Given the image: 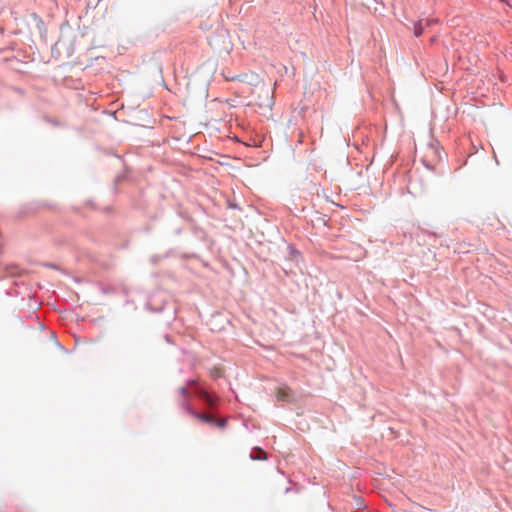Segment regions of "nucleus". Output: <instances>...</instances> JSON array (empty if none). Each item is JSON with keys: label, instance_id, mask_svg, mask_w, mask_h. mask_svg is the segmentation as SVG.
I'll return each mask as SVG.
<instances>
[{"label": "nucleus", "instance_id": "obj_11", "mask_svg": "<svg viewBox=\"0 0 512 512\" xmlns=\"http://www.w3.org/2000/svg\"><path fill=\"white\" fill-rule=\"evenodd\" d=\"M213 424H215L218 427L222 428V427H224L226 425V419L215 420V422Z\"/></svg>", "mask_w": 512, "mask_h": 512}, {"label": "nucleus", "instance_id": "obj_9", "mask_svg": "<svg viewBox=\"0 0 512 512\" xmlns=\"http://www.w3.org/2000/svg\"><path fill=\"white\" fill-rule=\"evenodd\" d=\"M179 394L183 397V398H187L188 395H189V390L187 387H181L179 388L178 390Z\"/></svg>", "mask_w": 512, "mask_h": 512}, {"label": "nucleus", "instance_id": "obj_14", "mask_svg": "<svg viewBox=\"0 0 512 512\" xmlns=\"http://www.w3.org/2000/svg\"><path fill=\"white\" fill-rule=\"evenodd\" d=\"M229 207L235 208L236 205L229 204Z\"/></svg>", "mask_w": 512, "mask_h": 512}, {"label": "nucleus", "instance_id": "obj_10", "mask_svg": "<svg viewBox=\"0 0 512 512\" xmlns=\"http://www.w3.org/2000/svg\"><path fill=\"white\" fill-rule=\"evenodd\" d=\"M211 375H212L214 378L221 377V376H222V370H221L220 368H214V369H212V371H211Z\"/></svg>", "mask_w": 512, "mask_h": 512}, {"label": "nucleus", "instance_id": "obj_7", "mask_svg": "<svg viewBox=\"0 0 512 512\" xmlns=\"http://www.w3.org/2000/svg\"><path fill=\"white\" fill-rule=\"evenodd\" d=\"M413 31H414V35L416 37H419L423 33V26L420 21L414 24Z\"/></svg>", "mask_w": 512, "mask_h": 512}, {"label": "nucleus", "instance_id": "obj_2", "mask_svg": "<svg viewBox=\"0 0 512 512\" xmlns=\"http://www.w3.org/2000/svg\"><path fill=\"white\" fill-rule=\"evenodd\" d=\"M253 94H258L259 99L255 101V104L262 107V106H268L270 103V91L268 88L260 87L256 90H253Z\"/></svg>", "mask_w": 512, "mask_h": 512}, {"label": "nucleus", "instance_id": "obj_4", "mask_svg": "<svg viewBox=\"0 0 512 512\" xmlns=\"http://www.w3.org/2000/svg\"><path fill=\"white\" fill-rule=\"evenodd\" d=\"M250 457L253 460H266L267 459V453L262 450L261 448H255L253 452L251 453Z\"/></svg>", "mask_w": 512, "mask_h": 512}, {"label": "nucleus", "instance_id": "obj_8", "mask_svg": "<svg viewBox=\"0 0 512 512\" xmlns=\"http://www.w3.org/2000/svg\"><path fill=\"white\" fill-rule=\"evenodd\" d=\"M183 407H184V408H185V410H186L189 414H191L193 417H194V414H196V413H197L196 411H194V409L192 408V406H191L190 404L186 403V402H185V403H183Z\"/></svg>", "mask_w": 512, "mask_h": 512}, {"label": "nucleus", "instance_id": "obj_1", "mask_svg": "<svg viewBox=\"0 0 512 512\" xmlns=\"http://www.w3.org/2000/svg\"><path fill=\"white\" fill-rule=\"evenodd\" d=\"M110 205L107 204L103 199L100 197H92L91 199L87 200L85 202V206L82 207V210H103L107 211L109 210Z\"/></svg>", "mask_w": 512, "mask_h": 512}, {"label": "nucleus", "instance_id": "obj_3", "mask_svg": "<svg viewBox=\"0 0 512 512\" xmlns=\"http://www.w3.org/2000/svg\"><path fill=\"white\" fill-rule=\"evenodd\" d=\"M290 388L288 386L279 387L276 390V397L278 400L281 401H290L291 400V393Z\"/></svg>", "mask_w": 512, "mask_h": 512}, {"label": "nucleus", "instance_id": "obj_13", "mask_svg": "<svg viewBox=\"0 0 512 512\" xmlns=\"http://www.w3.org/2000/svg\"><path fill=\"white\" fill-rule=\"evenodd\" d=\"M430 150H431V152H433V153H436V152H437L434 148H431Z\"/></svg>", "mask_w": 512, "mask_h": 512}, {"label": "nucleus", "instance_id": "obj_5", "mask_svg": "<svg viewBox=\"0 0 512 512\" xmlns=\"http://www.w3.org/2000/svg\"><path fill=\"white\" fill-rule=\"evenodd\" d=\"M196 394H197L199 397L203 398V399L207 402V404H208L209 406H211V407H212V406L214 405V401H213L212 397L209 395V393H208L207 391H205V390H203V389H198V390L196 391Z\"/></svg>", "mask_w": 512, "mask_h": 512}, {"label": "nucleus", "instance_id": "obj_12", "mask_svg": "<svg viewBox=\"0 0 512 512\" xmlns=\"http://www.w3.org/2000/svg\"><path fill=\"white\" fill-rule=\"evenodd\" d=\"M188 385H196V381L195 380H191L187 383Z\"/></svg>", "mask_w": 512, "mask_h": 512}, {"label": "nucleus", "instance_id": "obj_6", "mask_svg": "<svg viewBox=\"0 0 512 512\" xmlns=\"http://www.w3.org/2000/svg\"><path fill=\"white\" fill-rule=\"evenodd\" d=\"M194 417L202 422H206V423H214L215 422V419L213 416L211 415H208V414H205V413H199L197 412L196 414H194Z\"/></svg>", "mask_w": 512, "mask_h": 512}]
</instances>
